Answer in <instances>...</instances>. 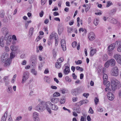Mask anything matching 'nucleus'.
I'll list each match as a JSON object with an SVG mask.
<instances>
[{
  "label": "nucleus",
  "instance_id": "nucleus-20",
  "mask_svg": "<svg viewBox=\"0 0 121 121\" xmlns=\"http://www.w3.org/2000/svg\"><path fill=\"white\" fill-rule=\"evenodd\" d=\"M8 112L6 111L2 117L1 121H5Z\"/></svg>",
  "mask_w": 121,
  "mask_h": 121
},
{
  "label": "nucleus",
  "instance_id": "nucleus-3",
  "mask_svg": "<svg viewBox=\"0 0 121 121\" xmlns=\"http://www.w3.org/2000/svg\"><path fill=\"white\" fill-rule=\"evenodd\" d=\"M29 77V73L27 71L24 72L23 74L22 79V84L24 83L28 79Z\"/></svg>",
  "mask_w": 121,
  "mask_h": 121
},
{
  "label": "nucleus",
  "instance_id": "nucleus-9",
  "mask_svg": "<svg viewBox=\"0 0 121 121\" xmlns=\"http://www.w3.org/2000/svg\"><path fill=\"white\" fill-rule=\"evenodd\" d=\"M107 96L108 99L111 101L113 100L114 98V95L111 93L109 92L107 94Z\"/></svg>",
  "mask_w": 121,
  "mask_h": 121
},
{
  "label": "nucleus",
  "instance_id": "nucleus-49",
  "mask_svg": "<svg viewBox=\"0 0 121 121\" xmlns=\"http://www.w3.org/2000/svg\"><path fill=\"white\" fill-rule=\"evenodd\" d=\"M51 109L54 110H56L58 109V106H51Z\"/></svg>",
  "mask_w": 121,
  "mask_h": 121
},
{
  "label": "nucleus",
  "instance_id": "nucleus-64",
  "mask_svg": "<svg viewBox=\"0 0 121 121\" xmlns=\"http://www.w3.org/2000/svg\"><path fill=\"white\" fill-rule=\"evenodd\" d=\"M65 79L66 81H68L69 82H70L71 81V79H69V77L67 76L65 77Z\"/></svg>",
  "mask_w": 121,
  "mask_h": 121
},
{
  "label": "nucleus",
  "instance_id": "nucleus-14",
  "mask_svg": "<svg viewBox=\"0 0 121 121\" xmlns=\"http://www.w3.org/2000/svg\"><path fill=\"white\" fill-rule=\"evenodd\" d=\"M8 56V54L6 52H4L2 53L1 57L2 61H3H3H4V59H6V58H7Z\"/></svg>",
  "mask_w": 121,
  "mask_h": 121
},
{
  "label": "nucleus",
  "instance_id": "nucleus-30",
  "mask_svg": "<svg viewBox=\"0 0 121 121\" xmlns=\"http://www.w3.org/2000/svg\"><path fill=\"white\" fill-rule=\"evenodd\" d=\"M67 90L64 88L60 89V91L63 94H65L67 93Z\"/></svg>",
  "mask_w": 121,
  "mask_h": 121
},
{
  "label": "nucleus",
  "instance_id": "nucleus-37",
  "mask_svg": "<svg viewBox=\"0 0 121 121\" xmlns=\"http://www.w3.org/2000/svg\"><path fill=\"white\" fill-rule=\"evenodd\" d=\"M44 81L47 82L49 83L50 81L49 79L48 78V77L47 76H45L44 78Z\"/></svg>",
  "mask_w": 121,
  "mask_h": 121
},
{
  "label": "nucleus",
  "instance_id": "nucleus-36",
  "mask_svg": "<svg viewBox=\"0 0 121 121\" xmlns=\"http://www.w3.org/2000/svg\"><path fill=\"white\" fill-rule=\"evenodd\" d=\"M56 67L57 68H60L61 67V64L57 62L56 63Z\"/></svg>",
  "mask_w": 121,
  "mask_h": 121
},
{
  "label": "nucleus",
  "instance_id": "nucleus-5",
  "mask_svg": "<svg viewBox=\"0 0 121 121\" xmlns=\"http://www.w3.org/2000/svg\"><path fill=\"white\" fill-rule=\"evenodd\" d=\"M113 57L118 63L121 65V56L120 55L118 54H115Z\"/></svg>",
  "mask_w": 121,
  "mask_h": 121
},
{
  "label": "nucleus",
  "instance_id": "nucleus-28",
  "mask_svg": "<svg viewBox=\"0 0 121 121\" xmlns=\"http://www.w3.org/2000/svg\"><path fill=\"white\" fill-rule=\"evenodd\" d=\"M34 28L33 27L31 28L29 31V34L30 35V36L32 35L34 31Z\"/></svg>",
  "mask_w": 121,
  "mask_h": 121
},
{
  "label": "nucleus",
  "instance_id": "nucleus-58",
  "mask_svg": "<svg viewBox=\"0 0 121 121\" xmlns=\"http://www.w3.org/2000/svg\"><path fill=\"white\" fill-rule=\"evenodd\" d=\"M46 2V0H41V4L42 5H44Z\"/></svg>",
  "mask_w": 121,
  "mask_h": 121
},
{
  "label": "nucleus",
  "instance_id": "nucleus-27",
  "mask_svg": "<svg viewBox=\"0 0 121 121\" xmlns=\"http://www.w3.org/2000/svg\"><path fill=\"white\" fill-rule=\"evenodd\" d=\"M51 107V106H45V108H46L47 110L50 114H51L52 113L50 109L51 108H51H50Z\"/></svg>",
  "mask_w": 121,
  "mask_h": 121
},
{
  "label": "nucleus",
  "instance_id": "nucleus-29",
  "mask_svg": "<svg viewBox=\"0 0 121 121\" xmlns=\"http://www.w3.org/2000/svg\"><path fill=\"white\" fill-rule=\"evenodd\" d=\"M110 21L111 23L114 24H116L117 23V20L113 18H111Z\"/></svg>",
  "mask_w": 121,
  "mask_h": 121
},
{
  "label": "nucleus",
  "instance_id": "nucleus-63",
  "mask_svg": "<svg viewBox=\"0 0 121 121\" xmlns=\"http://www.w3.org/2000/svg\"><path fill=\"white\" fill-rule=\"evenodd\" d=\"M12 39L13 40H16L17 39L16 36L15 35H13L12 36Z\"/></svg>",
  "mask_w": 121,
  "mask_h": 121
},
{
  "label": "nucleus",
  "instance_id": "nucleus-39",
  "mask_svg": "<svg viewBox=\"0 0 121 121\" xmlns=\"http://www.w3.org/2000/svg\"><path fill=\"white\" fill-rule=\"evenodd\" d=\"M60 95V94L57 92H56L54 93L53 94V96L55 97H58Z\"/></svg>",
  "mask_w": 121,
  "mask_h": 121
},
{
  "label": "nucleus",
  "instance_id": "nucleus-38",
  "mask_svg": "<svg viewBox=\"0 0 121 121\" xmlns=\"http://www.w3.org/2000/svg\"><path fill=\"white\" fill-rule=\"evenodd\" d=\"M8 92L9 93H11L12 92V88L10 86L9 87L7 90Z\"/></svg>",
  "mask_w": 121,
  "mask_h": 121
},
{
  "label": "nucleus",
  "instance_id": "nucleus-12",
  "mask_svg": "<svg viewBox=\"0 0 121 121\" xmlns=\"http://www.w3.org/2000/svg\"><path fill=\"white\" fill-rule=\"evenodd\" d=\"M116 43L118 46L117 49V51L119 52H121V41H117Z\"/></svg>",
  "mask_w": 121,
  "mask_h": 121
},
{
  "label": "nucleus",
  "instance_id": "nucleus-48",
  "mask_svg": "<svg viewBox=\"0 0 121 121\" xmlns=\"http://www.w3.org/2000/svg\"><path fill=\"white\" fill-rule=\"evenodd\" d=\"M82 105L83 104L87 103L88 102V101L87 99H85L82 100Z\"/></svg>",
  "mask_w": 121,
  "mask_h": 121
},
{
  "label": "nucleus",
  "instance_id": "nucleus-40",
  "mask_svg": "<svg viewBox=\"0 0 121 121\" xmlns=\"http://www.w3.org/2000/svg\"><path fill=\"white\" fill-rule=\"evenodd\" d=\"M39 105H42L43 106H46V102L44 101H42L39 104Z\"/></svg>",
  "mask_w": 121,
  "mask_h": 121
},
{
  "label": "nucleus",
  "instance_id": "nucleus-8",
  "mask_svg": "<svg viewBox=\"0 0 121 121\" xmlns=\"http://www.w3.org/2000/svg\"><path fill=\"white\" fill-rule=\"evenodd\" d=\"M108 61L109 63L110 66H113L115 65L116 61L113 59H111L110 60H108Z\"/></svg>",
  "mask_w": 121,
  "mask_h": 121
},
{
  "label": "nucleus",
  "instance_id": "nucleus-18",
  "mask_svg": "<svg viewBox=\"0 0 121 121\" xmlns=\"http://www.w3.org/2000/svg\"><path fill=\"white\" fill-rule=\"evenodd\" d=\"M74 112L77 113H79L81 111V109L79 106H76L73 108Z\"/></svg>",
  "mask_w": 121,
  "mask_h": 121
},
{
  "label": "nucleus",
  "instance_id": "nucleus-51",
  "mask_svg": "<svg viewBox=\"0 0 121 121\" xmlns=\"http://www.w3.org/2000/svg\"><path fill=\"white\" fill-rule=\"evenodd\" d=\"M88 112L89 113L93 114L94 113V111L91 107H90Z\"/></svg>",
  "mask_w": 121,
  "mask_h": 121
},
{
  "label": "nucleus",
  "instance_id": "nucleus-33",
  "mask_svg": "<svg viewBox=\"0 0 121 121\" xmlns=\"http://www.w3.org/2000/svg\"><path fill=\"white\" fill-rule=\"evenodd\" d=\"M15 56V53L13 52V51L11 52L10 53V59H12Z\"/></svg>",
  "mask_w": 121,
  "mask_h": 121
},
{
  "label": "nucleus",
  "instance_id": "nucleus-4",
  "mask_svg": "<svg viewBox=\"0 0 121 121\" xmlns=\"http://www.w3.org/2000/svg\"><path fill=\"white\" fill-rule=\"evenodd\" d=\"M80 88H77L73 89L71 91V93L72 95H77L79 93Z\"/></svg>",
  "mask_w": 121,
  "mask_h": 121
},
{
  "label": "nucleus",
  "instance_id": "nucleus-45",
  "mask_svg": "<svg viewBox=\"0 0 121 121\" xmlns=\"http://www.w3.org/2000/svg\"><path fill=\"white\" fill-rule=\"evenodd\" d=\"M17 75L15 74L12 80V83H13L15 81V78L16 77Z\"/></svg>",
  "mask_w": 121,
  "mask_h": 121
},
{
  "label": "nucleus",
  "instance_id": "nucleus-19",
  "mask_svg": "<svg viewBox=\"0 0 121 121\" xmlns=\"http://www.w3.org/2000/svg\"><path fill=\"white\" fill-rule=\"evenodd\" d=\"M36 60L35 59H34L33 58H32L30 60V63L31 64V65L32 66H35L36 64Z\"/></svg>",
  "mask_w": 121,
  "mask_h": 121
},
{
  "label": "nucleus",
  "instance_id": "nucleus-61",
  "mask_svg": "<svg viewBox=\"0 0 121 121\" xmlns=\"http://www.w3.org/2000/svg\"><path fill=\"white\" fill-rule=\"evenodd\" d=\"M44 14V12L43 10H42L41 12L39 13V16L40 17H43Z\"/></svg>",
  "mask_w": 121,
  "mask_h": 121
},
{
  "label": "nucleus",
  "instance_id": "nucleus-47",
  "mask_svg": "<svg viewBox=\"0 0 121 121\" xmlns=\"http://www.w3.org/2000/svg\"><path fill=\"white\" fill-rule=\"evenodd\" d=\"M10 48L12 51H15L16 50L15 46L14 45L11 46L10 47Z\"/></svg>",
  "mask_w": 121,
  "mask_h": 121
},
{
  "label": "nucleus",
  "instance_id": "nucleus-42",
  "mask_svg": "<svg viewBox=\"0 0 121 121\" xmlns=\"http://www.w3.org/2000/svg\"><path fill=\"white\" fill-rule=\"evenodd\" d=\"M63 57H61L59 59H58L57 61L60 63L63 61Z\"/></svg>",
  "mask_w": 121,
  "mask_h": 121
},
{
  "label": "nucleus",
  "instance_id": "nucleus-16",
  "mask_svg": "<svg viewBox=\"0 0 121 121\" xmlns=\"http://www.w3.org/2000/svg\"><path fill=\"white\" fill-rule=\"evenodd\" d=\"M4 45V37H1L0 38V46L2 47H3Z\"/></svg>",
  "mask_w": 121,
  "mask_h": 121
},
{
  "label": "nucleus",
  "instance_id": "nucleus-13",
  "mask_svg": "<svg viewBox=\"0 0 121 121\" xmlns=\"http://www.w3.org/2000/svg\"><path fill=\"white\" fill-rule=\"evenodd\" d=\"M9 76H5L3 78V80L5 83V85H7L9 83Z\"/></svg>",
  "mask_w": 121,
  "mask_h": 121
},
{
  "label": "nucleus",
  "instance_id": "nucleus-54",
  "mask_svg": "<svg viewBox=\"0 0 121 121\" xmlns=\"http://www.w3.org/2000/svg\"><path fill=\"white\" fill-rule=\"evenodd\" d=\"M4 49L5 51L8 52L9 51V48L7 46H5L4 48Z\"/></svg>",
  "mask_w": 121,
  "mask_h": 121
},
{
  "label": "nucleus",
  "instance_id": "nucleus-34",
  "mask_svg": "<svg viewBox=\"0 0 121 121\" xmlns=\"http://www.w3.org/2000/svg\"><path fill=\"white\" fill-rule=\"evenodd\" d=\"M5 13L3 10L1 11L0 12V16L2 18H3L4 16Z\"/></svg>",
  "mask_w": 121,
  "mask_h": 121
},
{
  "label": "nucleus",
  "instance_id": "nucleus-22",
  "mask_svg": "<svg viewBox=\"0 0 121 121\" xmlns=\"http://www.w3.org/2000/svg\"><path fill=\"white\" fill-rule=\"evenodd\" d=\"M96 52V50L95 49H92L90 51V55L92 56L94 54H95Z\"/></svg>",
  "mask_w": 121,
  "mask_h": 121
},
{
  "label": "nucleus",
  "instance_id": "nucleus-6",
  "mask_svg": "<svg viewBox=\"0 0 121 121\" xmlns=\"http://www.w3.org/2000/svg\"><path fill=\"white\" fill-rule=\"evenodd\" d=\"M95 36L93 32L90 33L88 35V38L91 41H92L95 38Z\"/></svg>",
  "mask_w": 121,
  "mask_h": 121
},
{
  "label": "nucleus",
  "instance_id": "nucleus-1",
  "mask_svg": "<svg viewBox=\"0 0 121 121\" xmlns=\"http://www.w3.org/2000/svg\"><path fill=\"white\" fill-rule=\"evenodd\" d=\"M111 83L112 89L114 91L117 89H119L121 87L120 82L114 78L112 79Z\"/></svg>",
  "mask_w": 121,
  "mask_h": 121
},
{
  "label": "nucleus",
  "instance_id": "nucleus-25",
  "mask_svg": "<svg viewBox=\"0 0 121 121\" xmlns=\"http://www.w3.org/2000/svg\"><path fill=\"white\" fill-rule=\"evenodd\" d=\"M115 47L113 46L112 44H111L108 47V50L112 51L113 50Z\"/></svg>",
  "mask_w": 121,
  "mask_h": 121
},
{
  "label": "nucleus",
  "instance_id": "nucleus-55",
  "mask_svg": "<svg viewBox=\"0 0 121 121\" xmlns=\"http://www.w3.org/2000/svg\"><path fill=\"white\" fill-rule=\"evenodd\" d=\"M65 101V99H61L60 101V103L61 104H64Z\"/></svg>",
  "mask_w": 121,
  "mask_h": 121
},
{
  "label": "nucleus",
  "instance_id": "nucleus-2",
  "mask_svg": "<svg viewBox=\"0 0 121 121\" xmlns=\"http://www.w3.org/2000/svg\"><path fill=\"white\" fill-rule=\"evenodd\" d=\"M119 70L118 67L114 66L112 70L111 73V74L114 76H117L118 74Z\"/></svg>",
  "mask_w": 121,
  "mask_h": 121
},
{
  "label": "nucleus",
  "instance_id": "nucleus-7",
  "mask_svg": "<svg viewBox=\"0 0 121 121\" xmlns=\"http://www.w3.org/2000/svg\"><path fill=\"white\" fill-rule=\"evenodd\" d=\"M61 44L63 51H65L66 49V43L65 40L64 39H63L61 40Z\"/></svg>",
  "mask_w": 121,
  "mask_h": 121
},
{
  "label": "nucleus",
  "instance_id": "nucleus-35",
  "mask_svg": "<svg viewBox=\"0 0 121 121\" xmlns=\"http://www.w3.org/2000/svg\"><path fill=\"white\" fill-rule=\"evenodd\" d=\"M2 30L4 31V33L5 35H7L8 33V32L7 29L5 27L3 28L2 29Z\"/></svg>",
  "mask_w": 121,
  "mask_h": 121
},
{
  "label": "nucleus",
  "instance_id": "nucleus-50",
  "mask_svg": "<svg viewBox=\"0 0 121 121\" xmlns=\"http://www.w3.org/2000/svg\"><path fill=\"white\" fill-rule=\"evenodd\" d=\"M112 4V3L111 2L108 1L107 2L106 7H108Z\"/></svg>",
  "mask_w": 121,
  "mask_h": 121
},
{
  "label": "nucleus",
  "instance_id": "nucleus-26",
  "mask_svg": "<svg viewBox=\"0 0 121 121\" xmlns=\"http://www.w3.org/2000/svg\"><path fill=\"white\" fill-rule=\"evenodd\" d=\"M104 84L105 86H106L109 87L110 86V82L109 81H103Z\"/></svg>",
  "mask_w": 121,
  "mask_h": 121
},
{
  "label": "nucleus",
  "instance_id": "nucleus-59",
  "mask_svg": "<svg viewBox=\"0 0 121 121\" xmlns=\"http://www.w3.org/2000/svg\"><path fill=\"white\" fill-rule=\"evenodd\" d=\"M108 54L109 56H111L112 55V51L108 50Z\"/></svg>",
  "mask_w": 121,
  "mask_h": 121
},
{
  "label": "nucleus",
  "instance_id": "nucleus-32",
  "mask_svg": "<svg viewBox=\"0 0 121 121\" xmlns=\"http://www.w3.org/2000/svg\"><path fill=\"white\" fill-rule=\"evenodd\" d=\"M108 59V57L107 55L106 54H104L102 58L103 60L104 61H106Z\"/></svg>",
  "mask_w": 121,
  "mask_h": 121
},
{
  "label": "nucleus",
  "instance_id": "nucleus-60",
  "mask_svg": "<svg viewBox=\"0 0 121 121\" xmlns=\"http://www.w3.org/2000/svg\"><path fill=\"white\" fill-rule=\"evenodd\" d=\"M97 111L100 112H103V108H98L97 109Z\"/></svg>",
  "mask_w": 121,
  "mask_h": 121
},
{
  "label": "nucleus",
  "instance_id": "nucleus-41",
  "mask_svg": "<svg viewBox=\"0 0 121 121\" xmlns=\"http://www.w3.org/2000/svg\"><path fill=\"white\" fill-rule=\"evenodd\" d=\"M31 73L35 75L37 74V72L34 69H32L31 70Z\"/></svg>",
  "mask_w": 121,
  "mask_h": 121
},
{
  "label": "nucleus",
  "instance_id": "nucleus-21",
  "mask_svg": "<svg viewBox=\"0 0 121 121\" xmlns=\"http://www.w3.org/2000/svg\"><path fill=\"white\" fill-rule=\"evenodd\" d=\"M38 116L39 114L36 112H35L33 113V117L34 119L39 118Z\"/></svg>",
  "mask_w": 121,
  "mask_h": 121
},
{
  "label": "nucleus",
  "instance_id": "nucleus-23",
  "mask_svg": "<svg viewBox=\"0 0 121 121\" xmlns=\"http://www.w3.org/2000/svg\"><path fill=\"white\" fill-rule=\"evenodd\" d=\"M59 99L58 98H53L52 99H51L52 102L56 103L59 101Z\"/></svg>",
  "mask_w": 121,
  "mask_h": 121
},
{
  "label": "nucleus",
  "instance_id": "nucleus-46",
  "mask_svg": "<svg viewBox=\"0 0 121 121\" xmlns=\"http://www.w3.org/2000/svg\"><path fill=\"white\" fill-rule=\"evenodd\" d=\"M77 45V43L76 41L73 42L72 43V45L73 48L75 47Z\"/></svg>",
  "mask_w": 121,
  "mask_h": 121
},
{
  "label": "nucleus",
  "instance_id": "nucleus-17",
  "mask_svg": "<svg viewBox=\"0 0 121 121\" xmlns=\"http://www.w3.org/2000/svg\"><path fill=\"white\" fill-rule=\"evenodd\" d=\"M58 35L57 34L55 33L53 34V33H52L50 35L49 37V39L51 40L53 37H54L55 39L56 38L57 39V37Z\"/></svg>",
  "mask_w": 121,
  "mask_h": 121
},
{
  "label": "nucleus",
  "instance_id": "nucleus-56",
  "mask_svg": "<svg viewBox=\"0 0 121 121\" xmlns=\"http://www.w3.org/2000/svg\"><path fill=\"white\" fill-rule=\"evenodd\" d=\"M82 100L80 101L79 102L77 103L76 104V105L77 106H80L82 105Z\"/></svg>",
  "mask_w": 121,
  "mask_h": 121
},
{
  "label": "nucleus",
  "instance_id": "nucleus-10",
  "mask_svg": "<svg viewBox=\"0 0 121 121\" xmlns=\"http://www.w3.org/2000/svg\"><path fill=\"white\" fill-rule=\"evenodd\" d=\"M35 109L39 112H42L45 109V106H35Z\"/></svg>",
  "mask_w": 121,
  "mask_h": 121
},
{
  "label": "nucleus",
  "instance_id": "nucleus-24",
  "mask_svg": "<svg viewBox=\"0 0 121 121\" xmlns=\"http://www.w3.org/2000/svg\"><path fill=\"white\" fill-rule=\"evenodd\" d=\"M31 21H26L25 22V27L26 29H27L29 23H31Z\"/></svg>",
  "mask_w": 121,
  "mask_h": 121
},
{
  "label": "nucleus",
  "instance_id": "nucleus-57",
  "mask_svg": "<svg viewBox=\"0 0 121 121\" xmlns=\"http://www.w3.org/2000/svg\"><path fill=\"white\" fill-rule=\"evenodd\" d=\"M89 94L88 93H84L83 94V95L84 97H86V98H87V97L89 96Z\"/></svg>",
  "mask_w": 121,
  "mask_h": 121
},
{
  "label": "nucleus",
  "instance_id": "nucleus-52",
  "mask_svg": "<svg viewBox=\"0 0 121 121\" xmlns=\"http://www.w3.org/2000/svg\"><path fill=\"white\" fill-rule=\"evenodd\" d=\"M53 104L50 102H46V106L53 105Z\"/></svg>",
  "mask_w": 121,
  "mask_h": 121
},
{
  "label": "nucleus",
  "instance_id": "nucleus-53",
  "mask_svg": "<svg viewBox=\"0 0 121 121\" xmlns=\"http://www.w3.org/2000/svg\"><path fill=\"white\" fill-rule=\"evenodd\" d=\"M109 66V63L108 61H107L105 64L104 66L106 68H108Z\"/></svg>",
  "mask_w": 121,
  "mask_h": 121
},
{
  "label": "nucleus",
  "instance_id": "nucleus-11",
  "mask_svg": "<svg viewBox=\"0 0 121 121\" xmlns=\"http://www.w3.org/2000/svg\"><path fill=\"white\" fill-rule=\"evenodd\" d=\"M11 62V60L9 58L7 59L5 62L4 66H9Z\"/></svg>",
  "mask_w": 121,
  "mask_h": 121
},
{
  "label": "nucleus",
  "instance_id": "nucleus-43",
  "mask_svg": "<svg viewBox=\"0 0 121 121\" xmlns=\"http://www.w3.org/2000/svg\"><path fill=\"white\" fill-rule=\"evenodd\" d=\"M94 100L95 105H96L97 104H98L99 101V99L98 98L96 97H95Z\"/></svg>",
  "mask_w": 121,
  "mask_h": 121
},
{
  "label": "nucleus",
  "instance_id": "nucleus-31",
  "mask_svg": "<svg viewBox=\"0 0 121 121\" xmlns=\"http://www.w3.org/2000/svg\"><path fill=\"white\" fill-rule=\"evenodd\" d=\"M104 81H106L108 78V76L107 74H104L103 77Z\"/></svg>",
  "mask_w": 121,
  "mask_h": 121
},
{
  "label": "nucleus",
  "instance_id": "nucleus-44",
  "mask_svg": "<svg viewBox=\"0 0 121 121\" xmlns=\"http://www.w3.org/2000/svg\"><path fill=\"white\" fill-rule=\"evenodd\" d=\"M22 119V117L21 116H20L16 118L15 119V121H19L21 120Z\"/></svg>",
  "mask_w": 121,
  "mask_h": 121
},
{
  "label": "nucleus",
  "instance_id": "nucleus-15",
  "mask_svg": "<svg viewBox=\"0 0 121 121\" xmlns=\"http://www.w3.org/2000/svg\"><path fill=\"white\" fill-rule=\"evenodd\" d=\"M70 71L69 68L68 66H65V69L64 71V73L65 74H67L69 73Z\"/></svg>",
  "mask_w": 121,
  "mask_h": 121
},
{
  "label": "nucleus",
  "instance_id": "nucleus-62",
  "mask_svg": "<svg viewBox=\"0 0 121 121\" xmlns=\"http://www.w3.org/2000/svg\"><path fill=\"white\" fill-rule=\"evenodd\" d=\"M72 76L73 77V78L74 79H76L77 76L76 75L75 73H73L72 74Z\"/></svg>",
  "mask_w": 121,
  "mask_h": 121
}]
</instances>
